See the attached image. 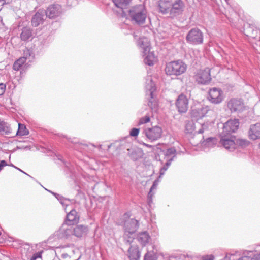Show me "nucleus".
<instances>
[{"label": "nucleus", "mask_w": 260, "mask_h": 260, "mask_svg": "<svg viewBox=\"0 0 260 260\" xmlns=\"http://www.w3.org/2000/svg\"><path fill=\"white\" fill-rule=\"evenodd\" d=\"M145 87L147 99L148 100V106L152 111L156 112L158 109V101L155 93L156 88L151 76L146 77Z\"/></svg>", "instance_id": "1"}, {"label": "nucleus", "mask_w": 260, "mask_h": 260, "mask_svg": "<svg viewBox=\"0 0 260 260\" xmlns=\"http://www.w3.org/2000/svg\"><path fill=\"white\" fill-rule=\"evenodd\" d=\"M208 128V124L207 123H204L202 125V128L198 131L199 134L203 133L204 131L207 129Z\"/></svg>", "instance_id": "44"}, {"label": "nucleus", "mask_w": 260, "mask_h": 260, "mask_svg": "<svg viewBox=\"0 0 260 260\" xmlns=\"http://www.w3.org/2000/svg\"><path fill=\"white\" fill-rule=\"evenodd\" d=\"M217 139L215 138H208L206 140L203 141L202 145L205 148L214 147L217 144Z\"/></svg>", "instance_id": "29"}, {"label": "nucleus", "mask_w": 260, "mask_h": 260, "mask_svg": "<svg viewBox=\"0 0 260 260\" xmlns=\"http://www.w3.org/2000/svg\"><path fill=\"white\" fill-rule=\"evenodd\" d=\"M10 166H12V167H14V168H16V169H17V167H15V166H14V165H12V164L10 165Z\"/></svg>", "instance_id": "53"}, {"label": "nucleus", "mask_w": 260, "mask_h": 260, "mask_svg": "<svg viewBox=\"0 0 260 260\" xmlns=\"http://www.w3.org/2000/svg\"><path fill=\"white\" fill-rule=\"evenodd\" d=\"M42 253V251H40L35 253L31 257L30 260H36L38 258H41Z\"/></svg>", "instance_id": "43"}, {"label": "nucleus", "mask_w": 260, "mask_h": 260, "mask_svg": "<svg viewBox=\"0 0 260 260\" xmlns=\"http://www.w3.org/2000/svg\"><path fill=\"white\" fill-rule=\"evenodd\" d=\"M65 222L73 225L78 222L79 215L75 209H72L67 214Z\"/></svg>", "instance_id": "21"}, {"label": "nucleus", "mask_w": 260, "mask_h": 260, "mask_svg": "<svg viewBox=\"0 0 260 260\" xmlns=\"http://www.w3.org/2000/svg\"><path fill=\"white\" fill-rule=\"evenodd\" d=\"M80 258V256H75V251L73 250L68 253H62L60 260H79Z\"/></svg>", "instance_id": "27"}, {"label": "nucleus", "mask_w": 260, "mask_h": 260, "mask_svg": "<svg viewBox=\"0 0 260 260\" xmlns=\"http://www.w3.org/2000/svg\"><path fill=\"white\" fill-rule=\"evenodd\" d=\"M6 89V85L3 83H0V96L3 95Z\"/></svg>", "instance_id": "45"}, {"label": "nucleus", "mask_w": 260, "mask_h": 260, "mask_svg": "<svg viewBox=\"0 0 260 260\" xmlns=\"http://www.w3.org/2000/svg\"><path fill=\"white\" fill-rule=\"evenodd\" d=\"M176 105L180 113H185L188 108L187 98L183 94L180 95L177 99Z\"/></svg>", "instance_id": "14"}, {"label": "nucleus", "mask_w": 260, "mask_h": 260, "mask_svg": "<svg viewBox=\"0 0 260 260\" xmlns=\"http://www.w3.org/2000/svg\"><path fill=\"white\" fill-rule=\"evenodd\" d=\"M110 145H109L108 146V148H110Z\"/></svg>", "instance_id": "56"}, {"label": "nucleus", "mask_w": 260, "mask_h": 260, "mask_svg": "<svg viewBox=\"0 0 260 260\" xmlns=\"http://www.w3.org/2000/svg\"><path fill=\"white\" fill-rule=\"evenodd\" d=\"M139 131V128H133L131 129L129 134L132 137H136L138 135Z\"/></svg>", "instance_id": "42"}, {"label": "nucleus", "mask_w": 260, "mask_h": 260, "mask_svg": "<svg viewBox=\"0 0 260 260\" xmlns=\"http://www.w3.org/2000/svg\"><path fill=\"white\" fill-rule=\"evenodd\" d=\"M61 6L58 4L52 5L45 10V15L49 18H54L61 13Z\"/></svg>", "instance_id": "18"}, {"label": "nucleus", "mask_w": 260, "mask_h": 260, "mask_svg": "<svg viewBox=\"0 0 260 260\" xmlns=\"http://www.w3.org/2000/svg\"><path fill=\"white\" fill-rule=\"evenodd\" d=\"M184 5L182 1L176 0L174 3H171V7L170 15L174 17L179 15L183 11Z\"/></svg>", "instance_id": "12"}, {"label": "nucleus", "mask_w": 260, "mask_h": 260, "mask_svg": "<svg viewBox=\"0 0 260 260\" xmlns=\"http://www.w3.org/2000/svg\"><path fill=\"white\" fill-rule=\"evenodd\" d=\"M115 7L118 9L116 10L119 13H121L122 16L124 17L126 15L125 10L127 8L131 0H112Z\"/></svg>", "instance_id": "15"}, {"label": "nucleus", "mask_w": 260, "mask_h": 260, "mask_svg": "<svg viewBox=\"0 0 260 260\" xmlns=\"http://www.w3.org/2000/svg\"><path fill=\"white\" fill-rule=\"evenodd\" d=\"M130 260H138L140 257V253L138 248L131 246L128 249Z\"/></svg>", "instance_id": "30"}, {"label": "nucleus", "mask_w": 260, "mask_h": 260, "mask_svg": "<svg viewBox=\"0 0 260 260\" xmlns=\"http://www.w3.org/2000/svg\"><path fill=\"white\" fill-rule=\"evenodd\" d=\"M238 260H251L247 251L243 252L242 256L240 257Z\"/></svg>", "instance_id": "41"}, {"label": "nucleus", "mask_w": 260, "mask_h": 260, "mask_svg": "<svg viewBox=\"0 0 260 260\" xmlns=\"http://www.w3.org/2000/svg\"><path fill=\"white\" fill-rule=\"evenodd\" d=\"M187 65L181 60L171 61L166 65V74L170 76H179L185 72Z\"/></svg>", "instance_id": "4"}, {"label": "nucleus", "mask_w": 260, "mask_h": 260, "mask_svg": "<svg viewBox=\"0 0 260 260\" xmlns=\"http://www.w3.org/2000/svg\"><path fill=\"white\" fill-rule=\"evenodd\" d=\"M144 57V61L145 64L149 66L153 65L155 61V57L153 52H150V50L147 51V54H142Z\"/></svg>", "instance_id": "26"}, {"label": "nucleus", "mask_w": 260, "mask_h": 260, "mask_svg": "<svg viewBox=\"0 0 260 260\" xmlns=\"http://www.w3.org/2000/svg\"><path fill=\"white\" fill-rule=\"evenodd\" d=\"M251 260H260V252L257 250L247 251Z\"/></svg>", "instance_id": "36"}, {"label": "nucleus", "mask_w": 260, "mask_h": 260, "mask_svg": "<svg viewBox=\"0 0 260 260\" xmlns=\"http://www.w3.org/2000/svg\"><path fill=\"white\" fill-rule=\"evenodd\" d=\"M249 139L255 140L260 138V123L250 125L248 131Z\"/></svg>", "instance_id": "19"}, {"label": "nucleus", "mask_w": 260, "mask_h": 260, "mask_svg": "<svg viewBox=\"0 0 260 260\" xmlns=\"http://www.w3.org/2000/svg\"><path fill=\"white\" fill-rule=\"evenodd\" d=\"M139 143L147 148H154V146H152V145H151L150 144H147V143H145L144 142H143V141H139Z\"/></svg>", "instance_id": "46"}, {"label": "nucleus", "mask_w": 260, "mask_h": 260, "mask_svg": "<svg viewBox=\"0 0 260 260\" xmlns=\"http://www.w3.org/2000/svg\"><path fill=\"white\" fill-rule=\"evenodd\" d=\"M28 131L27 129L26 126L24 124L18 123V128L17 131L16 135L25 136L28 135Z\"/></svg>", "instance_id": "33"}, {"label": "nucleus", "mask_w": 260, "mask_h": 260, "mask_svg": "<svg viewBox=\"0 0 260 260\" xmlns=\"http://www.w3.org/2000/svg\"><path fill=\"white\" fill-rule=\"evenodd\" d=\"M88 231V227L83 225H78L75 228H73V233L77 237H81L85 235L87 233Z\"/></svg>", "instance_id": "24"}, {"label": "nucleus", "mask_w": 260, "mask_h": 260, "mask_svg": "<svg viewBox=\"0 0 260 260\" xmlns=\"http://www.w3.org/2000/svg\"><path fill=\"white\" fill-rule=\"evenodd\" d=\"M186 40L189 44L193 45L202 44L203 42V34L199 28H192L187 34Z\"/></svg>", "instance_id": "6"}, {"label": "nucleus", "mask_w": 260, "mask_h": 260, "mask_svg": "<svg viewBox=\"0 0 260 260\" xmlns=\"http://www.w3.org/2000/svg\"><path fill=\"white\" fill-rule=\"evenodd\" d=\"M46 18L45 10L43 9L39 10L32 18L31 23L32 26L37 27L40 24H42Z\"/></svg>", "instance_id": "17"}, {"label": "nucleus", "mask_w": 260, "mask_h": 260, "mask_svg": "<svg viewBox=\"0 0 260 260\" xmlns=\"http://www.w3.org/2000/svg\"><path fill=\"white\" fill-rule=\"evenodd\" d=\"M142 134L149 142H154L161 138L162 129L161 127L157 125L146 127L143 129Z\"/></svg>", "instance_id": "5"}, {"label": "nucleus", "mask_w": 260, "mask_h": 260, "mask_svg": "<svg viewBox=\"0 0 260 260\" xmlns=\"http://www.w3.org/2000/svg\"><path fill=\"white\" fill-rule=\"evenodd\" d=\"M137 46L141 49L142 54H146L147 51L150 50V41L146 37H140L137 41Z\"/></svg>", "instance_id": "20"}, {"label": "nucleus", "mask_w": 260, "mask_h": 260, "mask_svg": "<svg viewBox=\"0 0 260 260\" xmlns=\"http://www.w3.org/2000/svg\"><path fill=\"white\" fill-rule=\"evenodd\" d=\"M25 56H23L22 57H20L19 59H18L17 60H16L13 66V68L15 71H18L21 67L22 66V65L26 62V60L27 59V54H29V56H30V53L29 52V50H27L26 51Z\"/></svg>", "instance_id": "25"}, {"label": "nucleus", "mask_w": 260, "mask_h": 260, "mask_svg": "<svg viewBox=\"0 0 260 260\" xmlns=\"http://www.w3.org/2000/svg\"><path fill=\"white\" fill-rule=\"evenodd\" d=\"M51 193L55 196V197L57 199V200L63 206H66V207L70 202V200L69 199L64 198L62 196L53 192H51Z\"/></svg>", "instance_id": "34"}, {"label": "nucleus", "mask_w": 260, "mask_h": 260, "mask_svg": "<svg viewBox=\"0 0 260 260\" xmlns=\"http://www.w3.org/2000/svg\"><path fill=\"white\" fill-rule=\"evenodd\" d=\"M130 156L131 157V158L134 159V160H135L137 159L136 157H135L133 154V152H132V153L130 154Z\"/></svg>", "instance_id": "51"}, {"label": "nucleus", "mask_w": 260, "mask_h": 260, "mask_svg": "<svg viewBox=\"0 0 260 260\" xmlns=\"http://www.w3.org/2000/svg\"><path fill=\"white\" fill-rule=\"evenodd\" d=\"M172 161V158H169L168 160H167L165 165L160 168L159 178H161L164 175L165 172L167 170L169 167L170 166Z\"/></svg>", "instance_id": "35"}, {"label": "nucleus", "mask_w": 260, "mask_h": 260, "mask_svg": "<svg viewBox=\"0 0 260 260\" xmlns=\"http://www.w3.org/2000/svg\"><path fill=\"white\" fill-rule=\"evenodd\" d=\"M7 165H8V164L5 160H1L0 161V171L1 170H2V169H3V168L4 167H5Z\"/></svg>", "instance_id": "48"}, {"label": "nucleus", "mask_w": 260, "mask_h": 260, "mask_svg": "<svg viewBox=\"0 0 260 260\" xmlns=\"http://www.w3.org/2000/svg\"><path fill=\"white\" fill-rule=\"evenodd\" d=\"M209 100L214 104H219L223 100V92L220 89L213 87L210 89L208 92Z\"/></svg>", "instance_id": "8"}, {"label": "nucleus", "mask_w": 260, "mask_h": 260, "mask_svg": "<svg viewBox=\"0 0 260 260\" xmlns=\"http://www.w3.org/2000/svg\"><path fill=\"white\" fill-rule=\"evenodd\" d=\"M152 197L153 196L149 197L148 195V203L149 205H150V204L152 203Z\"/></svg>", "instance_id": "50"}, {"label": "nucleus", "mask_w": 260, "mask_h": 260, "mask_svg": "<svg viewBox=\"0 0 260 260\" xmlns=\"http://www.w3.org/2000/svg\"><path fill=\"white\" fill-rule=\"evenodd\" d=\"M203 260H213L212 258L205 259Z\"/></svg>", "instance_id": "54"}, {"label": "nucleus", "mask_w": 260, "mask_h": 260, "mask_svg": "<svg viewBox=\"0 0 260 260\" xmlns=\"http://www.w3.org/2000/svg\"><path fill=\"white\" fill-rule=\"evenodd\" d=\"M176 151L174 147L168 148L166 151L164 152V154L167 160H168L169 158H172L173 160L176 156Z\"/></svg>", "instance_id": "32"}, {"label": "nucleus", "mask_w": 260, "mask_h": 260, "mask_svg": "<svg viewBox=\"0 0 260 260\" xmlns=\"http://www.w3.org/2000/svg\"><path fill=\"white\" fill-rule=\"evenodd\" d=\"M259 148H260V143H259Z\"/></svg>", "instance_id": "57"}, {"label": "nucleus", "mask_w": 260, "mask_h": 260, "mask_svg": "<svg viewBox=\"0 0 260 260\" xmlns=\"http://www.w3.org/2000/svg\"><path fill=\"white\" fill-rule=\"evenodd\" d=\"M17 169H18V170H19V171H21V172H22V173H24L25 174H27V173H26L25 172H24V171H23L21 169H19V168H17Z\"/></svg>", "instance_id": "52"}, {"label": "nucleus", "mask_w": 260, "mask_h": 260, "mask_svg": "<svg viewBox=\"0 0 260 260\" xmlns=\"http://www.w3.org/2000/svg\"><path fill=\"white\" fill-rule=\"evenodd\" d=\"M137 239L142 246H145L149 243L151 237L149 233L145 231L139 233L137 235Z\"/></svg>", "instance_id": "23"}, {"label": "nucleus", "mask_w": 260, "mask_h": 260, "mask_svg": "<svg viewBox=\"0 0 260 260\" xmlns=\"http://www.w3.org/2000/svg\"><path fill=\"white\" fill-rule=\"evenodd\" d=\"M225 1L228 4V0H225Z\"/></svg>", "instance_id": "55"}, {"label": "nucleus", "mask_w": 260, "mask_h": 260, "mask_svg": "<svg viewBox=\"0 0 260 260\" xmlns=\"http://www.w3.org/2000/svg\"><path fill=\"white\" fill-rule=\"evenodd\" d=\"M156 255L153 252H148L144 256V260H156Z\"/></svg>", "instance_id": "38"}, {"label": "nucleus", "mask_w": 260, "mask_h": 260, "mask_svg": "<svg viewBox=\"0 0 260 260\" xmlns=\"http://www.w3.org/2000/svg\"><path fill=\"white\" fill-rule=\"evenodd\" d=\"M32 36L31 30L30 28L24 27L22 29L20 38L22 41H26L29 39Z\"/></svg>", "instance_id": "28"}, {"label": "nucleus", "mask_w": 260, "mask_h": 260, "mask_svg": "<svg viewBox=\"0 0 260 260\" xmlns=\"http://www.w3.org/2000/svg\"><path fill=\"white\" fill-rule=\"evenodd\" d=\"M128 13L131 20L138 24L144 23L147 15V10L143 4L132 7L128 10Z\"/></svg>", "instance_id": "2"}, {"label": "nucleus", "mask_w": 260, "mask_h": 260, "mask_svg": "<svg viewBox=\"0 0 260 260\" xmlns=\"http://www.w3.org/2000/svg\"><path fill=\"white\" fill-rule=\"evenodd\" d=\"M149 121H150V117L149 116L146 115V116H145L143 117H142L140 119L139 122H138V125H140L141 124H145Z\"/></svg>", "instance_id": "40"}, {"label": "nucleus", "mask_w": 260, "mask_h": 260, "mask_svg": "<svg viewBox=\"0 0 260 260\" xmlns=\"http://www.w3.org/2000/svg\"><path fill=\"white\" fill-rule=\"evenodd\" d=\"M171 0H160L159 4V12L162 14H170Z\"/></svg>", "instance_id": "22"}, {"label": "nucleus", "mask_w": 260, "mask_h": 260, "mask_svg": "<svg viewBox=\"0 0 260 260\" xmlns=\"http://www.w3.org/2000/svg\"><path fill=\"white\" fill-rule=\"evenodd\" d=\"M239 121L238 119H230L224 124L223 133L224 134H231L235 133L239 128Z\"/></svg>", "instance_id": "9"}, {"label": "nucleus", "mask_w": 260, "mask_h": 260, "mask_svg": "<svg viewBox=\"0 0 260 260\" xmlns=\"http://www.w3.org/2000/svg\"><path fill=\"white\" fill-rule=\"evenodd\" d=\"M236 144L242 147H245L249 145L250 142L246 139H238L237 140Z\"/></svg>", "instance_id": "37"}, {"label": "nucleus", "mask_w": 260, "mask_h": 260, "mask_svg": "<svg viewBox=\"0 0 260 260\" xmlns=\"http://www.w3.org/2000/svg\"><path fill=\"white\" fill-rule=\"evenodd\" d=\"M129 217L128 213H125L122 218L124 220L123 225L125 230L124 238L128 243H131L133 241L132 238L128 236V235L134 234L139 226L138 221L134 218H130Z\"/></svg>", "instance_id": "3"}, {"label": "nucleus", "mask_w": 260, "mask_h": 260, "mask_svg": "<svg viewBox=\"0 0 260 260\" xmlns=\"http://www.w3.org/2000/svg\"><path fill=\"white\" fill-rule=\"evenodd\" d=\"M227 106L231 112H240L243 110L244 108L243 102L236 99L230 100L228 102Z\"/></svg>", "instance_id": "10"}, {"label": "nucleus", "mask_w": 260, "mask_h": 260, "mask_svg": "<svg viewBox=\"0 0 260 260\" xmlns=\"http://www.w3.org/2000/svg\"><path fill=\"white\" fill-rule=\"evenodd\" d=\"M160 178H159V177H158V178H157L156 180H155L154 181V182H153V184L154 185V186H155L156 187H157V185H158V183H159V179H160Z\"/></svg>", "instance_id": "49"}, {"label": "nucleus", "mask_w": 260, "mask_h": 260, "mask_svg": "<svg viewBox=\"0 0 260 260\" xmlns=\"http://www.w3.org/2000/svg\"><path fill=\"white\" fill-rule=\"evenodd\" d=\"M0 132L6 135L11 134V128L10 125L6 122L0 120Z\"/></svg>", "instance_id": "31"}, {"label": "nucleus", "mask_w": 260, "mask_h": 260, "mask_svg": "<svg viewBox=\"0 0 260 260\" xmlns=\"http://www.w3.org/2000/svg\"><path fill=\"white\" fill-rule=\"evenodd\" d=\"M156 188V187L155 186H154V185L153 184L150 189L149 192H148V196L149 197H151V196H153L154 193H153L152 191L154 189H155Z\"/></svg>", "instance_id": "47"}, {"label": "nucleus", "mask_w": 260, "mask_h": 260, "mask_svg": "<svg viewBox=\"0 0 260 260\" xmlns=\"http://www.w3.org/2000/svg\"><path fill=\"white\" fill-rule=\"evenodd\" d=\"M73 233V227L71 224L64 222L56 232V235L60 238L67 237Z\"/></svg>", "instance_id": "13"}, {"label": "nucleus", "mask_w": 260, "mask_h": 260, "mask_svg": "<svg viewBox=\"0 0 260 260\" xmlns=\"http://www.w3.org/2000/svg\"><path fill=\"white\" fill-rule=\"evenodd\" d=\"M196 81L199 84H206L211 81L210 70L208 68L201 70L195 75Z\"/></svg>", "instance_id": "7"}, {"label": "nucleus", "mask_w": 260, "mask_h": 260, "mask_svg": "<svg viewBox=\"0 0 260 260\" xmlns=\"http://www.w3.org/2000/svg\"><path fill=\"white\" fill-rule=\"evenodd\" d=\"M220 144L230 151H233L236 148V144L233 137L229 138L226 136H222Z\"/></svg>", "instance_id": "16"}, {"label": "nucleus", "mask_w": 260, "mask_h": 260, "mask_svg": "<svg viewBox=\"0 0 260 260\" xmlns=\"http://www.w3.org/2000/svg\"><path fill=\"white\" fill-rule=\"evenodd\" d=\"M186 131L187 133H191L194 129V124L192 121H188L186 124L185 126Z\"/></svg>", "instance_id": "39"}, {"label": "nucleus", "mask_w": 260, "mask_h": 260, "mask_svg": "<svg viewBox=\"0 0 260 260\" xmlns=\"http://www.w3.org/2000/svg\"><path fill=\"white\" fill-rule=\"evenodd\" d=\"M209 111V107L207 106H200L193 108L191 112V116L196 119L203 118Z\"/></svg>", "instance_id": "11"}]
</instances>
